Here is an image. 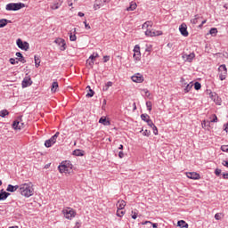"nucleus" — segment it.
Listing matches in <instances>:
<instances>
[{
	"instance_id": "13d9d810",
	"label": "nucleus",
	"mask_w": 228,
	"mask_h": 228,
	"mask_svg": "<svg viewBox=\"0 0 228 228\" xmlns=\"http://www.w3.org/2000/svg\"><path fill=\"white\" fill-rule=\"evenodd\" d=\"M222 165H223L224 167H226L228 168V160H224V161L222 162Z\"/></svg>"
},
{
	"instance_id": "052dcab7",
	"label": "nucleus",
	"mask_w": 228,
	"mask_h": 228,
	"mask_svg": "<svg viewBox=\"0 0 228 228\" xmlns=\"http://www.w3.org/2000/svg\"><path fill=\"white\" fill-rule=\"evenodd\" d=\"M118 157H119L120 159L124 158V151H119V152H118Z\"/></svg>"
},
{
	"instance_id": "79ce46f5",
	"label": "nucleus",
	"mask_w": 228,
	"mask_h": 228,
	"mask_svg": "<svg viewBox=\"0 0 228 228\" xmlns=\"http://www.w3.org/2000/svg\"><path fill=\"white\" fill-rule=\"evenodd\" d=\"M101 6H102V5H101V4H97V2L95 0L94 4V9L99 10V8H101Z\"/></svg>"
},
{
	"instance_id": "69168bd1",
	"label": "nucleus",
	"mask_w": 228,
	"mask_h": 228,
	"mask_svg": "<svg viewBox=\"0 0 228 228\" xmlns=\"http://www.w3.org/2000/svg\"><path fill=\"white\" fill-rule=\"evenodd\" d=\"M78 17H85V13L79 12H78Z\"/></svg>"
},
{
	"instance_id": "a18cd8bd",
	"label": "nucleus",
	"mask_w": 228,
	"mask_h": 228,
	"mask_svg": "<svg viewBox=\"0 0 228 228\" xmlns=\"http://www.w3.org/2000/svg\"><path fill=\"white\" fill-rule=\"evenodd\" d=\"M95 58H99V53H94L91 55V60H95Z\"/></svg>"
},
{
	"instance_id": "f03ea898",
	"label": "nucleus",
	"mask_w": 228,
	"mask_h": 228,
	"mask_svg": "<svg viewBox=\"0 0 228 228\" xmlns=\"http://www.w3.org/2000/svg\"><path fill=\"white\" fill-rule=\"evenodd\" d=\"M20 193L23 197H32V195L35 193V189H33V183H21L20 185Z\"/></svg>"
},
{
	"instance_id": "7c9ffc66",
	"label": "nucleus",
	"mask_w": 228,
	"mask_h": 228,
	"mask_svg": "<svg viewBox=\"0 0 228 228\" xmlns=\"http://www.w3.org/2000/svg\"><path fill=\"white\" fill-rule=\"evenodd\" d=\"M111 0H96L97 4H100L101 6H104V4L110 3Z\"/></svg>"
},
{
	"instance_id": "b1692460",
	"label": "nucleus",
	"mask_w": 228,
	"mask_h": 228,
	"mask_svg": "<svg viewBox=\"0 0 228 228\" xmlns=\"http://www.w3.org/2000/svg\"><path fill=\"white\" fill-rule=\"evenodd\" d=\"M99 123L102 124L103 126H110V121L106 119V118H101L99 119Z\"/></svg>"
},
{
	"instance_id": "a19ab883",
	"label": "nucleus",
	"mask_w": 228,
	"mask_h": 228,
	"mask_svg": "<svg viewBox=\"0 0 228 228\" xmlns=\"http://www.w3.org/2000/svg\"><path fill=\"white\" fill-rule=\"evenodd\" d=\"M146 122L150 127H154L155 125L151 118L147 119Z\"/></svg>"
},
{
	"instance_id": "20e7f679",
	"label": "nucleus",
	"mask_w": 228,
	"mask_h": 228,
	"mask_svg": "<svg viewBox=\"0 0 228 228\" xmlns=\"http://www.w3.org/2000/svg\"><path fill=\"white\" fill-rule=\"evenodd\" d=\"M24 6L26 5L22 3H11L6 5L5 10H7V12H17L21 8H24Z\"/></svg>"
},
{
	"instance_id": "6ab92c4d",
	"label": "nucleus",
	"mask_w": 228,
	"mask_h": 228,
	"mask_svg": "<svg viewBox=\"0 0 228 228\" xmlns=\"http://www.w3.org/2000/svg\"><path fill=\"white\" fill-rule=\"evenodd\" d=\"M118 210L124 209L126 208V202L124 200H119L117 203Z\"/></svg>"
},
{
	"instance_id": "c756f323",
	"label": "nucleus",
	"mask_w": 228,
	"mask_h": 228,
	"mask_svg": "<svg viewBox=\"0 0 228 228\" xmlns=\"http://www.w3.org/2000/svg\"><path fill=\"white\" fill-rule=\"evenodd\" d=\"M124 215H126V211L122 209L117 210V216H119V218H122Z\"/></svg>"
},
{
	"instance_id": "473e14b6",
	"label": "nucleus",
	"mask_w": 228,
	"mask_h": 228,
	"mask_svg": "<svg viewBox=\"0 0 228 228\" xmlns=\"http://www.w3.org/2000/svg\"><path fill=\"white\" fill-rule=\"evenodd\" d=\"M141 118L142 120H143L144 122H147V120H149L151 118V117L148 114H142L141 115Z\"/></svg>"
},
{
	"instance_id": "dca6fc26",
	"label": "nucleus",
	"mask_w": 228,
	"mask_h": 228,
	"mask_svg": "<svg viewBox=\"0 0 228 228\" xmlns=\"http://www.w3.org/2000/svg\"><path fill=\"white\" fill-rule=\"evenodd\" d=\"M186 176L188 177V179H200V175L195 173V172H191V173H187Z\"/></svg>"
},
{
	"instance_id": "0e129e2a",
	"label": "nucleus",
	"mask_w": 228,
	"mask_h": 228,
	"mask_svg": "<svg viewBox=\"0 0 228 228\" xmlns=\"http://www.w3.org/2000/svg\"><path fill=\"white\" fill-rule=\"evenodd\" d=\"M223 177L224 179H228V174L227 173L223 174Z\"/></svg>"
},
{
	"instance_id": "603ef678",
	"label": "nucleus",
	"mask_w": 228,
	"mask_h": 228,
	"mask_svg": "<svg viewBox=\"0 0 228 228\" xmlns=\"http://www.w3.org/2000/svg\"><path fill=\"white\" fill-rule=\"evenodd\" d=\"M142 92L145 94V97H151V93H149V90L143 89Z\"/></svg>"
},
{
	"instance_id": "58836bf2",
	"label": "nucleus",
	"mask_w": 228,
	"mask_h": 228,
	"mask_svg": "<svg viewBox=\"0 0 228 228\" xmlns=\"http://www.w3.org/2000/svg\"><path fill=\"white\" fill-rule=\"evenodd\" d=\"M69 40H70L71 42H76V40H77V37H76V34H73V35H72V33H70V35H69Z\"/></svg>"
},
{
	"instance_id": "412c9836",
	"label": "nucleus",
	"mask_w": 228,
	"mask_h": 228,
	"mask_svg": "<svg viewBox=\"0 0 228 228\" xmlns=\"http://www.w3.org/2000/svg\"><path fill=\"white\" fill-rule=\"evenodd\" d=\"M12 20H6V19H2L0 20V28H4L7 24H11Z\"/></svg>"
},
{
	"instance_id": "4468645a",
	"label": "nucleus",
	"mask_w": 228,
	"mask_h": 228,
	"mask_svg": "<svg viewBox=\"0 0 228 228\" xmlns=\"http://www.w3.org/2000/svg\"><path fill=\"white\" fill-rule=\"evenodd\" d=\"M132 81H134V83H143V76H142L140 73H137L132 76Z\"/></svg>"
},
{
	"instance_id": "de8ad7c7",
	"label": "nucleus",
	"mask_w": 228,
	"mask_h": 228,
	"mask_svg": "<svg viewBox=\"0 0 228 228\" xmlns=\"http://www.w3.org/2000/svg\"><path fill=\"white\" fill-rule=\"evenodd\" d=\"M221 151H223V152H228V146H225V145L221 146Z\"/></svg>"
},
{
	"instance_id": "5701e85b",
	"label": "nucleus",
	"mask_w": 228,
	"mask_h": 228,
	"mask_svg": "<svg viewBox=\"0 0 228 228\" xmlns=\"http://www.w3.org/2000/svg\"><path fill=\"white\" fill-rule=\"evenodd\" d=\"M61 6V2H55L51 5V10H58Z\"/></svg>"
},
{
	"instance_id": "9d476101",
	"label": "nucleus",
	"mask_w": 228,
	"mask_h": 228,
	"mask_svg": "<svg viewBox=\"0 0 228 228\" xmlns=\"http://www.w3.org/2000/svg\"><path fill=\"white\" fill-rule=\"evenodd\" d=\"M16 44H17L19 49H21L22 51H28V49H29V43L22 42L21 39H18L16 41Z\"/></svg>"
},
{
	"instance_id": "774afa93",
	"label": "nucleus",
	"mask_w": 228,
	"mask_h": 228,
	"mask_svg": "<svg viewBox=\"0 0 228 228\" xmlns=\"http://www.w3.org/2000/svg\"><path fill=\"white\" fill-rule=\"evenodd\" d=\"M118 149H119L120 151H122V149H124V145L120 144L119 147H118Z\"/></svg>"
},
{
	"instance_id": "f704fd0d",
	"label": "nucleus",
	"mask_w": 228,
	"mask_h": 228,
	"mask_svg": "<svg viewBox=\"0 0 228 228\" xmlns=\"http://www.w3.org/2000/svg\"><path fill=\"white\" fill-rule=\"evenodd\" d=\"M147 224H151L153 228H158V224H152L151 221H145L144 223H142V225H147Z\"/></svg>"
},
{
	"instance_id": "4d7b16f0",
	"label": "nucleus",
	"mask_w": 228,
	"mask_h": 228,
	"mask_svg": "<svg viewBox=\"0 0 228 228\" xmlns=\"http://www.w3.org/2000/svg\"><path fill=\"white\" fill-rule=\"evenodd\" d=\"M103 61H104V63H106L107 61H110V56H108V55H105L104 57H103Z\"/></svg>"
},
{
	"instance_id": "9b49d317",
	"label": "nucleus",
	"mask_w": 228,
	"mask_h": 228,
	"mask_svg": "<svg viewBox=\"0 0 228 228\" xmlns=\"http://www.w3.org/2000/svg\"><path fill=\"white\" fill-rule=\"evenodd\" d=\"M54 43L57 44V45H60L61 51H65V49H67V44H65L64 39L59 37L54 40Z\"/></svg>"
},
{
	"instance_id": "4c0bfd02",
	"label": "nucleus",
	"mask_w": 228,
	"mask_h": 228,
	"mask_svg": "<svg viewBox=\"0 0 228 228\" xmlns=\"http://www.w3.org/2000/svg\"><path fill=\"white\" fill-rule=\"evenodd\" d=\"M146 108L149 111H152V102H146Z\"/></svg>"
},
{
	"instance_id": "e433bc0d",
	"label": "nucleus",
	"mask_w": 228,
	"mask_h": 228,
	"mask_svg": "<svg viewBox=\"0 0 228 228\" xmlns=\"http://www.w3.org/2000/svg\"><path fill=\"white\" fill-rule=\"evenodd\" d=\"M73 154L74 156H83V151L81 150H75Z\"/></svg>"
},
{
	"instance_id": "ea45409f",
	"label": "nucleus",
	"mask_w": 228,
	"mask_h": 228,
	"mask_svg": "<svg viewBox=\"0 0 228 228\" xmlns=\"http://www.w3.org/2000/svg\"><path fill=\"white\" fill-rule=\"evenodd\" d=\"M194 88H195V90H200V88H202V86L200 85V83L195 82Z\"/></svg>"
},
{
	"instance_id": "0eeeda50",
	"label": "nucleus",
	"mask_w": 228,
	"mask_h": 228,
	"mask_svg": "<svg viewBox=\"0 0 228 228\" xmlns=\"http://www.w3.org/2000/svg\"><path fill=\"white\" fill-rule=\"evenodd\" d=\"M58 136H60V132H56L53 136L45 142V147H53L54 143H56V140H58Z\"/></svg>"
},
{
	"instance_id": "39448f33",
	"label": "nucleus",
	"mask_w": 228,
	"mask_h": 228,
	"mask_svg": "<svg viewBox=\"0 0 228 228\" xmlns=\"http://www.w3.org/2000/svg\"><path fill=\"white\" fill-rule=\"evenodd\" d=\"M62 213L68 220H72L76 216V211L69 207L64 208Z\"/></svg>"
},
{
	"instance_id": "c85d7f7f",
	"label": "nucleus",
	"mask_w": 228,
	"mask_h": 228,
	"mask_svg": "<svg viewBox=\"0 0 228 228\" xmlns=\"http://www.w3.org/2000/svg\"><path fill=\"white\" fill-rule=\"evenodd\" d=\"M216 33H218V29L216 28H212L209 31V34L212 35V37H216Z\"/></svg>"
},
{
	"instance_id": "393cba45",
	"label": "nucleus",
	"mask_w": 228,
	"mask_h": 228,
	"mask_svg": "<svg viewBox=\"0 0 228 228\" xmlns=\"http://www.w3.org/2000/svg\"><path fill=\"white\" fill-rule=\"evenodd\" d=\"M95 63V60L92 59V57L90 56L89 59L86 60V65H88L89 67H94Z\"/></svg>"
},
{
	"instance_id": "f257e3e1",
	"label": "nucleus",
	"mask_w": 228,
	"mask_h": 228,
	"mask_svg": "<svg viewBox=\"0 0 228 228\" xmlns=\"http://www.w3.org/2000/svg\"><path fill=\"white\" fill-rule=\"evenodd\" d=\"M142 29L145 30L146 37H159L163 35L161 30H152V21H146L142 25Z\"/></svg>"
},
{
	"instance_id": "72a5a7b5",
	"label": "nucleus",
	"mask_w": 228,
	"mask_h": 228,
	"mask_svg": "<svg viewBox=\"0 0 228 228\" xmlns=\"http://www.w3.org/2000/svg\"><path fill=\"white\" fill-rule=\"evenodd\" d=\"M34 60H35L36 67L37 69H38V67H40V59L37 57V55H35Z\"/></svg>"
},
{
	"instance_id": "c9c22d12",
	"label": "nucleus",
	"mask_w": 228,
	"mask_h": 228,
	"mask_svg": "<svg viewBox=\"0 0 228 228\" xmlns=\"http://www.w3.org/2000/svg\"><path fill=\"white\" fill-rule=\"evenodd\" d=\"M6 115H10V112H8L6 110H3L0 111V117L4 118Z\"/></svg>"
},
{
	"instance_id": "4be33fe9",
	"label": "nucleus",
	"mask_w": 228,
	"mask_h": 228,
	"mask_svg": "<svg viewBox=\"0 0 228 228\" xmlns=\"http://www.w3.org/2000/svg\"><path fill=\"white\" fill-rule=\"evenodd\" d=\"M177 225H178V227H181V228H188L189 227L188 224L184 220L178 221Z\"/></svg>"
},
{
	"instance_id": "cd10ccee",
	"label": "nucleus",
	"mask_w": 228,
	"mask_h": 228,
	"mask_svg": "<svg viewBox=\"0 0 228 228\" xmlns=\"http://www.w3.org/2000/svg\"><path fill=\"white\" fill-rule=\"evenodd\" d=\"M191 88H193V84L190 83L186 86V87L184 88V92L185 94H188V92H190V90H191Z\"/></svg>"
},
{
	"instance_id": "7ed1b4c3",
	"label": "nucleus",
	"mask_w": 228,
	"mask_h": 228,
	"mask_svg": "<svg viewBox=\"0 0 228 228\" xmlns=\"http://www.w3.org/2000/svg\"><path fill=\"white\" fill-rule=\"evenodd\" d=\"M72 163L70 161L62 162L61 165L58 167L61 174H72Z\"/></svg>"
},
{
	"instance_id": "864d4df0",
	"label": "nucleus",
	"mask_w": 228,
	"mask_h": 228,
	"mask_svg": "<svg viewBox=\"0 0 228 228\" xmlns=\"http://www.w3.org/2000/svg\"><path fill=\"white\" fill-rule=\"evenodd\" d=\"M152 130H153V134H158V127L156 126V125H154L153 126H151Z\"/></svg>"
},
{
	"instance_id": "a878e982",
	"label": "nucleus",
	"mask_w": 228,
	"mask_h": 228,
	"mask_svg": "<svg viewBox=\"0 0 228 228\" xmlns=\"http://www.w3.org/2000/svg\"><path fill=\"white\" fill-rule=\"evenodd\" d=\"M56 90H58V82H53L51 91L54 94Z\"/></svg>"
},
{
	"instance_id": "8fccbe9b",
	"label": "nucleus",
	"mask_w": 228,
	"mask_h": 228,
	"mask_svg": "<svg viewBox=\"0 0 228 228\" xmlns=\"http://www.w3.org/2000/svg\"><path fill=\"white\" fill-rule=\"evenodd\" d=\"M212 117L213 118L210 120V122H218V118L216 117V114H214Z\"/></svg>"
},
{
	"instance_id": "5fc2aeb1",
	"label": "nucleus",
	"mask_w": 228,
	"mask_h": 228,
	"mask_svg": "<svg viewBox=\"0 0 228 228\" xmlns=\"http://www.w3.org/2000/svg\"><path fill=\"white\" fill-rule=\"evenodd\" d=\"M16 60H18V61H20V63H26V59H24V56L20 57V59L16 58Z\"/></svg>"
},
{
	"instance_id": "ddd939ff",
	"label": "nucleus",
	"mask_w": 228,
	"mask_h": 228,
	"mask_svg": "<svg viewBox=\"0 0 228 228\" xmlns=\"http://www.w3.org/2000/svg\"><path fill=\"white\" fill-rule=\"evenodd\" d=\"M12 127H13L16 131H20V129H24V123H22V121L15 120V121L12 123Z\"/></svg>"
},
{
	"instance_id": "e2e57ef3",
	"label": "nucleus",
	"mask_w": 228,
	"mask_h": 228,
	"mask_svg": "<svg viewBox=\"0 0 228 228\" xmlns=\"http://www.w3.org/2000/svg\"><path fill=\"white\" fill-rule=\"evenodd\" d=\"M84 24L86 26V29H90V25H88L86 21H84Z\"/></svg>"
},
{
	"instance_id": "bf43d9fd",
	"label": "nucleus",
	"mask_w": 228,
	"mask_h": 228,
	"mask_svg": "<svg viewBox=\"0 0 228 228\" xmlns=\"http://www.w3.org/2000/svg\"><path fill=\"white\" fill-rule=\"evenodd\" d=\"M106 86L109 88H110V86H113V82H111V81L107 82Z\"/></svg>"
},
{
	"instance_id": "6e6d98bb",
	"label": "nucleus",
	"mask_w": 228,
	"mask_h": 228,
	"mask_svg": "<svg viewBox=\"0 0 228 228\" xmlns=\"http://www.w3.org/2000/svg\"><path fill=\"white\" fill-rule=\"evenodd\" d=\"M215 174H216V175H220V174H222V169H218V168H216V170H215Z\"/></svg>"
},
{
	"instance_id": "338daca9",
	"label": "nucleus",
	"mask_w": 228,
	"mask_h": 228,
	"mask_svg": "<svg viewBox=\"0 0 228 228\" xmlns=\"http://www.w3.org/2000/svg\"><path fill=\"white\" fill-rule=\"evenodd\" d=\"M206 22H207V20H203L202 22H201V25H200V28H202V26H204V24H206Z\"/></svg>"
},
{
	"instance_id": "423d86ee",
	"label": "nucleus",
	"mask_w": 228,
	"mask_h": 228,
	"mask_svg": "<svg viewBox=\"0 0 228 228\" xmlns=\"http://www.w3.org/2000/svg\"><path fill=\"white\" fill-rule=\"evenodd\" d=\"M219 79L224 81L227 78V67L224 64H222L218 68Z\"/></svg>"
},
{
	"instance_id": "1a4fd4ad",
	"label": "nucleus",
	"mask_w": 228,
	"mask_h": 228,
	"mask_svg": "<svg viewBox=\"0 0 228 228\" xmlns=\"http://www.w3.org/2000/svg\"><path fill=\"white\" fill-rule=\"evenodd\" d=\"M195 59V53H182V60H183V61H187L188 63H191V61H193V60Z\"/></svg>"
},
{
	"instance_id": "6e6552de",
	"label": "nucleus",
	"mask_w": 228,
	"mask_h": 228,
	"mask_svg": "<svg viewBox=\"0 0 228 228\" xmlns=\"http://www.w3.org/2000/svg\"><path fill=\"white\" fill-rule=\"evenodd\" d=\"M133 58L135 61V63L137 61H140V60H142V53L140 52V45H136L134 47V55H133Z\"/></svg>"
},
{
	"instance_id": "2eb2a0df",
	"label": "nucleus",
	"mask_w": 228,
	"mask_h": 228,
	"mask_svg": "<svg viewBox=\"0 0 228 228\" xmlns=\"http://www.w3.org/2000/svg\"><path fill=\"white\" fill-rule=\"evenodd\" d=\"M18 190H20V185H12V184H9L8 186H7V189H6V191H11V193H13V191H17Z\"/></svg>"
},
{
	"instance_id": "37998d69",
	"label": "nucleus",
	"mask_w": 228,
	"mask_h": 228,
	"mask_svg": "<svg viewBox=\"0 0 228 228\" xmlns=\"http://www.w3.org/2000/svg\"><path fill=\"white\" fill-rule=\"evenodd\" d=\"M9 61L11 65H15V63H19V61H16L14 58H11Z\"/></svg>"
},
{
	"instance_id": "09e8293b",
	"label": "nucleus",
	"mask_w": 228,
	"mask_h": 228,
	"mask_svg": "<svg viewBox=\"0 0 228 228\" xmlns=\"http://www.w3.org/2000/svg\"><path fill=\"white\" fill-rule=\"evenodd\" d=\"M209 124H210L209 121L204 120V121L201 123V126H202V127H206L207 126H209Z\"/></svg>"
},
{
	"instance_id": "49530a36",
	"label": "nucleus",
	"mask_w": 228,
	"mask_h": 228,
	"mask_svg": "<svg viewBox=\"0 0 228 228\" xmlns=\"http://www.w3.org/2000/svg\"><path fill=\"white\" fill-rule=\"evenodd\" d=\"M132 218L134 220H136V218H138V214L136 212H134V211H132Z\"/></svg>"
},
{
	"instance_id": "c03bdc74",
	"label": "nucleus",
	"mask_w": 228,
	"mask_h": 228,
	"mask_svg": "<svg viewBox=\"0 0 228 228\" xmlns=\"http://www.w3.org/2000/svg\"><path fill=\"white\" fill-rule=\"evenodd\" d=\"M215 218H216V220H222V214H220V213L216 214Z\"/></svg>"
},
{
	"instance_id": "a211bd4d",
	"label": "nucleus",
	"mask_w": 228,
	"mask_h": 228,
	"mask_svg": "<svg viewBox=\"0 0 228 228\" xmlns=\"http://www.w3.org/2000/svg\"><path fill=\"white\" fill-rule=\"evenodd\" d=\"M10 197V193L1 190L0 191V200H6Z\"/></svg>"
},
{
	"instance_id": "2f4dec72",
	"label": "nucleus",
	"mask_w": 228,
	"mask_h": 228,
	"mask_svg": "<svg viewBox=\"0 0 228 228\" xmlns=\"http://www.w3.org/2000/svg\"><path fill=\"white\" fill-rule=\"evenodd\" d=\"M199 19H200V16H199V14H196V15L194 16V19L191 20V22L192 24H197V22H199Z\"/></svg>"
},
{
	"instance_id": "f8f14e48",
	"label": "nucleus",
	"mask_w": 228,
	"mask_h": 228,
	"mask_svg": "<svg viewBox=\"0 0 228 228\" xmlns=\"http://www.w3.org/2000/svg\"><path fill=\"white\" fill-rule=\"evenodd\" d=\"M179 31L183 37H188V26L185 23H182L179 27Z\"/></svg>"
},
{
	"instance_id": "bb28decb",
	"label": "nucleus",
	"mask_w": 228,
	"mask_h": 228,
	"mask_svg": "<svg viewBox=\"0 0 228 228\" xmlns=\"http://www.w3.org/2000/svg\"><path fill=\"white\" fill-rule=\"evenodd\" d=\"M86 90L89 91V93H87V94H86V97H92L95 94V92H94V90H92L90 86H86Z\"/></svg>"
},
{
	"instance_id": "680f3d73",
	"label": "nucleus",
	"mask_w": 228,
	"mask_h": 228,
	"mask_svg": "<svg viewBox=\"0 0 228 228\" xmlns=\"http://www.w3.org/2000/svg\"><path fill=\"white\" fill-rule=\"evenodd\" d=\"M17 58H22V53L20 52L16 53Z\"/></svg>"
},
{
	"instance_id": "aec40b11",
	"label": "nucleus",
	"mask_w": 228,
	"mask_h": 228,
	"mask_svg": "<svg viewBox=\"0 0 228 228\" xmlns=\"http://www.w3.org/2000/svg\"><path fill=\"white\" fill-rule=\"evenodd\" d=\"M138 5L134 2H131L129 7L126 8V12H134Z\"/></svg>"
},
{
	"instance_id": "3c124183",
	"label": "nucleus",
	"mask_w": 228,
	"mask_h": 228,
	"mask_svg": "<svg viewBox=\"0 0 228 228\" xmlns=\"http://www.w3.org/2000/svg\"><path fill=\"white\" fill-rule=\"evenodd\" d=\"M143 136H151V131L149 130H144L142 133Z\"/></svg>"
},
{
	"instance_id": "f3484780",
	"label": "nucleus",
	"mask_w": 228,
	"mask_h": 228,
	"mask_svg": "<svg viewBox=\"0 0 228 228\" xmlns=\"http://www.w3.org/2000/svg\"><path fill=\"white\" fill-rule=\"evenodd\" d=\"M33 82L31 81V78L26 77L23 79L21 85H22V88H28V86H31V84Z\"/></svg>"
}]
</instances>
